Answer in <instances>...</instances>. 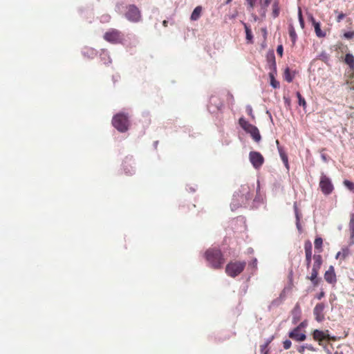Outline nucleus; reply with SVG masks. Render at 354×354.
<instances>
[{
	"instance_id": "c9c22d12",
	"label": "nucleus",
	"mask_w": 354,
	"mask_h": 354,
	"mask_svg": "<svg viewBox=\"0 0 354 354\" xmlns=\"http://www.w3.org/2000/svg\"><path fill=\"white\" fill-rule=\"evenodd\" d=\"M291 346H292V342L290 340L286 339L285 341H283V346L284 349L288 350L291 347Z\"/></svg>"
},
{
	"instance_id": "9b49d317",
	"label": "nucleus",
	"mask_w": 354,
	"mask_h": 354,
	"mask_svg": "<svg viewBox=\"0 0 354 354\" xmlns=\"http://www.w3.org/2000/svg\"><path fill=\"white\" fill-rule=\"evenodd\" d=\"M299 328H295L288 333V337L296 342H303L306 340V335L304 333H301Z\"/></svg>"
},
{
	"instance_id": "4468645a",
	"label": "nucleus",
	"mask_w": 354,
	"mask_h": 354,
	"mask_svg": "<svg viewBox=\"0 0 354 354\" xmlns=\"http://www.w3.org/2000/svg\"><path fill=\"white\" fill-rule=\"evenodd\" d=\"M310 21H311L314 28L315 32L317 37L323 38L326 36V32L325 31H323L321 29V24L319 22L316 21L315 18L313 16H310Z\"/></svg>"
},
{
	"instance_id": "5701e85b",
	"label": "nucleus",
	"mask_w": 354,
	"mask_h": 354,
	"mask_svg": "<svg viewBox=\"0 0 354 354\" xmlns=\"http://www.w3.org/2000/svg\"><path fill=\"white\" fill-rule=\"evenodd\" d=\"M276 143H277V145H279V141H278V140H277V141H276ZM278 150H279V155H280V157H281V158L282 161H283V162L286 165H288V156H287V155L286 154V153L284 152V151L283 150V149H282L281 147H279V146H278Z\"/></svg>"
},
{
	"instance_id": "58836bf2",
	"label": "nucleus",
	"mask_w": 354,
	"mask_h": 354,
	"mask_svg": "<svg viewBox=\"0 0 354 354\" xmlns=\"http://www.w3.org/2000/svg\"><path fill=\"white\" fill-rule=\"evenodd\" d=\"M295 212H296V218H297V227L298 228L299 230H301V225H300V223H299V214H298V212H297V207H295Z\"/></svg>"
},
{
	"instance_id": "6e6552de",
	"label": "nucleus",
	"mask_w": 354,
	"mask_h": 354,
	"mask_svg": "<svg viewBox=\"0 0 354 354\" xmlns=\"http://www.w3.org/2000/svg\"><path fill=\"white\" fill-rule=\"evenodd\" d=\"M104 40L112 44H122L124 37L123 33L115 28L107 30L103 36Z\"/></svg>"
},
{
	"instance_id": "39448f33",
	"label": "nucleus",
	"mask_w": 354,
	"mask_h": 354,
	"mask_svg": "<svg viewBox=\"0 0 354 354\" xmlns=\"http://www.w3.org/2000/svg\"><path fill=\"white\" fill-rule=\"evenodd\" d=\"M239 124L241 128L248 133H249L252 139L256 142H260L261 136L258 128L253 124L249 123L245 118H241L239 120Z\"/></svg>"
},
{
	"instance_id": "423d86ee",
	"label": "nucleus",
	"mask_w": 354,
	"mask_h": 354,
	"mask_svg": "<svg viewBox=\"0 0 354 354\" xmlns=\"http://www.w3.org/2000/svg\"><path fill=\"white\" fill-rule=\"evenodd\" d=\"M245 266V261H230L225 267V272L228 276L235 277L243 271Z\"/></svg>"
},
{
	"instance_id": "7c9ffc66",
	"label": "nucleus",
	"mask_w": 354,
	"mask_h": 354,
	"mask_svg": "<svg viewBox=\"0 0 354 354\" xmlns=\"http://www.w3.org/2000/svg\"><path fill=\"white\" fill-rule=\"evenodd\" d=\"M279 14V8L278 3L275 1L272 5V15L274 17H278Z\"/></svg>"
},
{
	"instance_id": "f704fd0d",
	"label": "nucleus",
	"mask_w": 354,
	"mask_h": 354,
	"mask_svg": "<svg viewBox=\"0 0 354 354\" xmlns=\"http://www.w3.org/2000/svg\"><path fill=\"white\" fill-rule=\"evenodd\" d=\"M344 185L350 190L354 189V183L348 180L344 181Z\"/></svg>"
},
{
	"instance_id": "9d476101",
	"label": "nucleus",
	"mask_w": 354,
	"mask_h": 354,
	"mask_svg": "<svg viewBox=\"0 0 354 354\" xmlns=\"http://www.w3.org/2000/svg\"><path fill=\"white\" fill-rule=\"evenodd\" d=\"M249 158L250 162L255 169L260 168L264 162L263 156L257 151H251L249 154Z\"/></svg>"
},
{
	"instance_id": "3c124183",
	"label": "nucleus",
	"mask_w": 354,
	"mask_h": 354,
	"mask_svg": "<svg viewBox=\"0 0 354 354\" xmlns=\"http://www.w3.org/2000/svg\"><path fill=\"white\" fill-rule=\"evenodd\" d=\"M127 174H131V173L130 171H125Z\"/></svg>"
},
{
	"instance_id": "cd10ccee",
	"label": "nucleus",
	"mask_w": 354,
	"mask_h": 354,
	"mask_svg": "<svg viewBox=\"0 0 354 354\" xmlns=\"http://www.w3.org/2000/svg\"><path fill=\"white\" fill-rule=\"evenodd\" d=\"M245 34H246V39L249 43H252V32L251 30L249 28V27L245 24Z\"/></svg>"
},
{
	"instance_id": "1a4fd4ad",
	"label": "nucleus",
	"mask_w": 354,
	"mask_h": 354,
	"mask_svg": "<svg viewBox=\"0 0 354 354\" xmlns=\"http://www.w3.org/2000/svg\"><path fill=\"white\" fill-rule=\"evenodd\" d=\"M319 185L322 192L325 195L330 194L334 189L331 180L324 174L321 175Z\"/></svg>"
},
{
	"instance_id": "2eb2a0df",
	"label": "nucleus",
	"mask_w": 354,
	"mask_h": 354,
	"mask_svg": "<svg viewBox=\"0 0 354 354\" xmlns=\"http://www.w3.org/2000/svg\"><path fill=\"white\" fill-rule=\"evenodd\" d=\"M292 322L294 324H297L301 317V310L299 304H297L291 311Z\"/></svg>"
},
{
	"instance_id": "6ab92c4d",
	"label": "nucleus",
	"mask_w": 354,
	"mask_h": 354,
	"mask_svg": "<svg viewBox=\"0 0 354 354\" xmlns=\"http://www.w3.org/2000/svg\"><path fill=\"white\" fill-rule=\"evenodd\" d=\"M288 32H289V35H290V37L292 42V44L294 45L296 43V41L297 39V35L295 29L292 24H290L288 25Z\"/></svg>"
},
{
	"instance_id": "7ed1b4c3",
	"label": "nucleus",
	"mask_w": 354,
	"mask_h": 354,
	"mask_svg": "<svg viewBox=\"0 0 354 354\" xmlns=\"http://www.w3.org/2000/svg\"><path fill=\"white\" fill-rule=\"evenodd\" d=\"M112 124L120 132H126L130 125L128 115L124 113H117L112 119Z\"/></svg>"
},
{
	"instance_id": "8fccbe9b",
	"label": "nucleus",
	"mask_w": 354,
	"mask_h": 354,
	"mask_svg": "<svg viewBox=\"0 0 354 354\" xmlns=\"http://www.w3.org/2000/svg\"><path fill=\"white\" fill-rule=\"evenodd\" d=\"M232 0H226L225 4H229Z\"/></svg>"
},
{
	"instance_id": "603ef678",
	"label": "nucleus",
	"mask_w": 354,
	"mask_h": 354,
	"mask_svg": "<svg viewBox=\"0 0 354 354\" xmlns=\"http://www.w3.org/2000/svg\"><path fill=\"white\" fill-rule=\"evenodd\" d=\"M352 76H353V77H354V71H353V74H352Z\"/></svg>"
},
{
	"instance_id": "f257e3e1",
	"label": "nucleus",
	"mask_w": 354,
	"mask_h": 354,
	"mask_svg": "<svg viewBox=\"0 0 354 354\" xmlns=\"http://www.w3.org/2000/svg\"><path fill=\"white\" fill-rule=\"evenodd\" d=\"M312 250L311 242L306 241L304 243L306 265L308 269L312 267L310 276L307 277V279L310 280L315 286H317L319 282L317 276L323 263V259L320 254H315L313 256Z\"/></svg>"
},
{
	"instance_id": "20e7f679",
	"label": "nucleus",
	"mask_w": 354,
	"mask_h": 354,
	"mask_svg": "<svg viewBox=\"0 0 354 354\" xmlns=\"http://www.w3.org/2000/svg\"><path fill=\"white\" fill-rule=\"evenodd\" d=\"M252 196L253 194L251 187L248 184H245L242 185L239 190L235 192L234 198L240 205H244L252 199Z\"/></svg>"
},
{
	"instance_id": "f03ea898",
	"label": "nucleus",
	"mask_w": 354,
	"mask_h": 354,
	"mask_svg": "<svg viewBox=\"0 0 354 354\" xmlns=\"http://www.w3.org/2000/svg\"><path fill=\"white\" fill-rule=\"evenodd\" d=\"M205 257L214 269H221L225 262L223 253L216 248L208 249L205 253Z\"/></svg>"
},
{
	"instance_id": "ea45409f",
	"label": "nucleus",
	"mask_w": 354,
	"mask_h": 354,
	"mask_svg": "<svg viewBox=\"0 0 354 354\" xmlns=\"http://www.w3.org/2000/svg\"><path fill=\"white\" fill-rule=\"evenodd\" d=\"M306 349V345H302V346H298L297 351L301 354H304Z\"/></svg>"
},
{
	"instance_id": "aec40b11",
	"label": "nucleus",
	"mask_w": 354,
	"mask_h": 354,
	"mask_svg": "<svg viewBox=\"0 0 354 354\" xmlns=\"http://www.w3.org/2000/svg\"><path fill=\"white\" fill-rule=\"evenodd\" d=\"M313 338L315 340H317L319 342L322 341L325 339H329L328 336V337L325 336L324 333L319 330H315L313 333Z\"/></svg>"
},
{
	"instance_id": "b1692460",
	"label": "nucleus",
	"mask_w": 354,
	"mask_h": 354,
	"mask_svg": "<svg viewBox=\"0 0 354 354\" xmlns=\"http://www.w3.org/2000/svg\"><path fill=\"white\" fill-rule=\"evenodd\" d=\"M349 254V250L348 248H343L342 251L337 253L335 258L345 259Z\"/></svg>"
},
{
	"instance_id": "393cba45",
	"label": "nucleus",
	"mask_w": 354,
	"mask_h": 354,
	"mask_svg": "<svg viewBox=\"0 0 354 354\" xmlns=\"http://www.w3.org/2000/svg\"><path fill=\"white\" fill-rule=\"evenodd\" d=\"M345 62L349 65L351 68H354V57L352 54L348 53L345 56Z\"/></svg>"
},
{
	"instance_id": "5fc2aeb1",
	"label": "nucleus",
	"mask_w": 354,
	"mask_h": 354,
	"mask_svg": "<svg viewBox=\"0 0 354 354\" xmlns=\"http://www.w3.org/2000/svg\"><path fill=\"white\" fill-rule=\"evenodd\" d=\"M264 354H267V352H265V353H264Z\"/></svg>"
},
{
	"instance_id": "ddd939ff",
	"label": "nucleus",
	"mask_w": 354,
	"mask_h": 354,
	"mask_svg": "<svg viewBox=\"0 0 354 354\" xmlns=\"http://www.w3.org/2000/svg\"><path fill=\"white\" fill-rule=\"evenodd\" d=\"M324 279L330 284H335L336 283L337 277L333 266H330L328 270L324 273Z\"/></svg>"
},
{
	"instance_id": "a878e982",
	"label": "nucleus",
	"mask_w": 354,
	"mask_h": 354,
	"mask_svg": "<svg viewBox=\"0 0 354 354\" xmlns=\"http://www.w3.org/2000/svg\"><path fill=\"white\" fill-rule=\"evenodd\" d=\"M294 78V75L291 74L289 68H286L284 71V79L288 82H292Z\"/></svg>"
},
{
	"instance_id": "473e14b6",
	"label": "nucleus",
	"mask_w": 354,
	"mask_h": 354,
	"mask_svg": "<svg viewBox=\"0 0 354 354\" xmlns=\"http://www.w3.org/2000/svg\"><path fill=\"white\" fill-rule=\"evenodd\" d=\"M298 18H299V24H300L301 27L302 28H304V19H303V16H302V12H301V8H299Z\"/></svg>"
},
{
	"instance_id": "2f4dec72",
	"label": "nucleus",
	"mask_w": 354,
	"mask_h": 354,
	"mask_svg": "<svg viewBox=\"0 0 354 354\" xmlns=\"http://www.w3.org/2000/svg\"><path fill=\"white\" fill-rule=\"evenodd\" d=\"M257 1V0H246L248 4L247 9L249 12H252L254 10Z\"/></svg>"
},
{
	"instance_id": "c03bdc74",
	"label": "nucleus",
	"mask_w": 354,
	"mask_h": 354,
	"mask_svg": "<svg viewBox=\"0 0 354 354\" xmlns=\"http://www.w3.org/2000/svg\"><path fill=\"white\" fill-rule=\"evenodd\" d=\"M325 293L322 291L317 295V299H321L323 297H324Z\"/></svg>"
},
{
	"instance_id": "4c0bfd02",
	"label": "nucleus",
	"mask_w": 354,
	"mask_h": 354,
	"mask_svg": "<svg viewBox=\"0 0 354 354\" xmlns=\"http://www.w3.org/2000/svg\"><path fill=\"white\" fill-rule=\"evenodd\" d=\"M283 48L282 45H279L277 48V54L281 57L283 56Z\"/></svg>"
},
{
	"instance_id": "f8f14e48",
	"label": "nucleus",
	"mask_w": 354,
	"mask_h": 354,
	"mask_svg": "<svg viewBox=\"0 0 354 354\" xmlns=\"http://www.w3.org/2000/svg\"><path fill=\"white\" fill-rule=\"evenodd\" d=\"M325 308V305L323 303L317 304L313 310V314L315 315V319L320 322L324 319V310Z\"/></svg>"
},
{
	"instance_id": "49530a36",
	"label": "nucleus",
	"mask_w": 354,
	"mask_h": 354,
	"mask_svg": "<svg viewBox=\"0 0 354 354\" xmlns=\"http://www.w3.org/2000/svg\"><path fill=\"white\" fill-rule=\"evenodd\" d=\"M284 100H285V102H287L288 105L290 104V101L289 99H286L284 97Z\"/></svg>"
},
{
	"instance_id": "0eeeda50",
	"label": "nucleus",
	"mask_w": 354,
	"mask_h": 354,
	"mask_svg": "<svg viewBox=\"0 0 354 354\" xmlns=\"http://www.w3.org/2000/svg\"><path fill=\"white\" fill-rule=\"evenodd\" d=\"M124 17L128 21L133 23H138L142 20L141 11L135 4H129L126 6Z\"/></svg>"
},
{
	"instance_id": "37998d69",
	"label": "nucleus",
	"mask_w": 354,
	"mask_h": 354,
	"mask_svg": "<svg viewBox=\"0 0 354 354\" xmlns=\"http://www.w3.org/2000/svg\"><path fill=\"white\" fill-rule=\"evenodd\" d=\"M306 349H308L309 351H315V348H314V347L312 345L306 344Z\"/></svg>"
},
{
	"instance_id": "72a5a7b5",
	"label": "nucleus",
	"mask_w": 354,
	"mask_h": 354,
	"mask_svg": "<svg viewBox=\"0 0 354 354\" xmlns=\"http://www.w3.org/2000/svg\"><path fill=\"white\" fill-rule=\"evenodd\" d=\"M344 37L346 39H352L354 37V30L348 31L344 34Z\"/></svg>"
},
{
	"instance_id": "864d4df0",
	"label": "nucleus",
	"mask_w": 354,
	"mask_h": 354,
	"mask_svg": "<svg viewBox=\"0 0 354 354\" xmlns=\"http://www.w3.org/2000/svg\"><path fill=\"white\" fill-rule=\"evenodd\" d=\"M351 89H353L354 90V87L351 88Z\"/></svg>"
},
{
	"instance_id": "09e8293b",
	"label": "nucleus",
	"mask_w": 354,
	"mask_h": 354,
	"mask_svg": "<svg viewBox=\"0 0 354 354\" xmlns=\"http://www.w3.org/2000/svg\"><path fill=\"white\" fill-rule=\"evenodd\" d=\"M252 264H253L254 266H256V265H257V259L254 260Z\"/></svg>"
},
{
	"instance_id": "de8ad7c7",
	"label": "nucleus",
	"mask_w": 354,
	"mask_h": 354,
	"mask_svg": "<svg viewBox=\"0 0 354 354\" xmlns=\"http://www.w3.org/2000/svg\"><path fill=\"white\" fill-rule=\"evenodd\" d=\"M333 354H344L342 351H336Z\"/></svg>"
},
{
	"instance_id": "a19ab883",
	"label": "nucleus",
	"mask_w": 354,
	"mask_h": 354,
	"mask_svg": "<svg viewBox=\"0 0 354 354\" xmlns=\"http://www.w3.org/2000/svg\"><path fill=\"white\" fill-rule=\"evenodd\" d=\"M345 14H344L343 12H340L337 17V22H340L345 17Z\"/></svg>"
},
{
	"instance_id": "c85d7f7f",
	"label": "nucleus",
	"mask_w": 354,
	"mask_h": 354,
	"mask_svg": "<svg viewBox=\"0 0 354 354\" xmlns=\"http://www.w3.org/2000/svg\"><path fill=\"white\" fill-rule=\"evenodd\" d=\"M271 341H272V339L270 340H267V342L264 344L261 345V346H260L261 347V353L262 354H264L265 352H267V354H268L269 349L268 348V347L270 343L271 342Z\"/></svg>"
},
{
	"instance_id": "a211bd4d",
	"label": "nucleus",
	"mask_w": 354,
	"mask_h": 354,
	"mask_svg": "<svg viewBox=\"0 0 354 354\" xmlns=\"http://www.w3.org/2000/svg\"><path fill=\"white\" fill-rule=\"evenodd\" d=\"M202 11H203L202 6H196L191 15V17H190L191 21H197L198 19H199V18L201 16Z\"/></svg>"
},
{
	"instance_id": "412c9836",
	"label": "nucleus",
	"mask_w": 354,
	"mask_h": 354,
	"mask_svg": "<svg viewBox=\"0 0 354 354\" xmlns=\"http://www.w3.org/2000/svg\"><path fill=\"white\" fill-rule=\"evenodd\" d=\"M272 0H264L263 2L261 1V0H260V10H259V13L262 15V16H265L266 15V10H267V8L268 6H269V4L270 3Z\"/></svg>"
},
{
	"instance_id": "c756f323",
	"label": "nucleus",
	"mask_w": 354,
	"mask_h": 354,
	"mask_svg": "<svg viewBox=\"0 0 354 354\" xmlns=\"http://www.w3.org/2000/svg\"><path fill=\"white\" fill-rule=\"evenodd\" d=\"M270 77L271 86L274 88H279V82L275 80L274 76L272 73H270Z\"/></svg>"
},
{
	"instance_id": "e433bc0d",
	"label": "nucleus",
	"mask_w": 354,
	"mask_h": 354,
	"mask_svg": "<svg viewBox=\"0 0 354 354\" xmlns=\"http://www.w3.org/2000/svg\"><path fill=\"white\" fill-rule=\"evenodd\" d=\"M246 112L252 118H254V115L253 114V110L250 105H248L246 106Z\"/></svg>"
},
{
	"instance_id": "f3484780",
	"label": "nucleus",
	"mask_w": 354,
	"mask_h": 354,
	"mask_svg": "<svg viewBox=\"0 0 354 354\" xmlns=\"http://www.w3.org/2000/svg\"><path fill=\"white\" fill-rule=\"evenodd\" d=\"M100 57L103 64L105 65H108L112 62L109 55V53L105 49H102L101 50Z\"/></svg>"
},
{
	"instance_id": "4be33fe9",
	"label": "nucleus",
	"mask_w": 354,
	"mask_h": 354,
	"mask_svg": "<svg viewBox=\"0 0 354 354\" xmlns=\"http://www.w3.org/2000/svg\"><path fill=\"white\" fill-rule=\"evenodd\" d=\"M315 248L319 254L323 251V239L321 237H317L314 241Z\"/></svg>"
},
{
	"instance_id": "79ce46f5",
	"label": "nucleus",
	"mask_w": 354,
	"mask_h": 354,
	"mask_svg": "<svg viewBox=\"0 0 354 354\" xmlns=\"http://www.w3.org/2000/svg\"><path fill=\"white\" fill-rule=\"evenodd\" d=\"M306 325H307L306 322L304 321V322H301L296 328H299V329L301 330L302 328L306 327Z\"/></svg>"
},
{
	"instance_id": "bb28decb",
	"label": "nucleus",
	"mask_w": 354,
	"mask_h": 354,
	"mask_svg": "<svg viewBox=\"0 0 354 354\" xmlns=\"http://www.w3.org/2000/svg\"><path fill=\"white\" fill-rule=\"evenodd\" d=\"M296 95L298 99L299 105L302 106L304 109H306L307 104L304 97H302V95L299 91L297 92Z\"/></svg>"
},
{
	"instance_id": "a18cd8bd",
	"label": "nucleus",
	"mask_w": 354,
	"mask_h": 354,
	"mask_svg": "<svg viewBox=\"0 0 354 354\" xmlns=\"http://www.w3.org/2000/svg\"><path fill=\"white\" fill-rule=\"evenodd\" d=\"M162 25H163L164 27H167V26H168V21L164 20L162 21Z\"/></svg>"
},
{
	"instance_id": "dca6fc26",
	"label": "nucleus",
	"mask_w": 354,
	"mask_h": 354,
	"mask_svg": "<svg viewBox=\"0 0 354 354\" xmlns=\"http://www.w3.org/2000/svg\"><path fill=\"white\" fill-rule=\"evenodd\" d=\"M348 230L350 232V244H354V213L350 214V221L348 223Z\"/></svg>"
}]
</instances>
